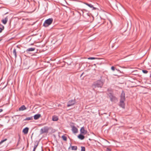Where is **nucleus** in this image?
I'll list each match as a JSON object with an SVG mask.
<instances>
[{"instance_id": "obj_1", "label": "nucleus", "mask_w": 151, "mask_h": 151, "mask_svg": "<svg viewBox=\"0 0 151 151\" xmlns=\"http://www.w3.org/2000/svg\"><path fill=\"white\" fill-rule=\"evenodd\" d=\"M104 81L103 80H99L95 82L93 85L95 86V87L101 88L104 84Z\"/></svg>"}, {"instance_id": "obj_2", "label": "nucleus", "mask_w": 151, "mask_h": 151, "mask_svg": "<svg viewBox=\"0 0 151 151\" xmlns=\"http://www.w3.org/2000/svg\"><path fill=\"white\" fill-rule=\"evenodd\" d=\"M53 19L52 18H49L45 20L43 24L45 27H47L50 25L53 22Z\"/></svg>"}, {"instance_id": "obj_3", "label": "nucleus", "mask_w": 151, "mask_h": 151, "mask_svg": "<svg viewBox=\"0 0 151 151\" xmlns=\"http://www.w3.org/2000/svg\"><path fill=\"white\" fill-rule=\"evenodd\" d=\"M49 130V128L47 127H44L42 128L40 130V132L41 134H42L43 133H47Z\"/></svg>"}, {"instance_id": "obj_4", "label": "nucleus", "mask_w": 151, "mask_h": 151, "mask_svg": "<svg viewBox=\"0 0 151 151\" xmlns=\"http://www.w3.org/2000/svg\"><path fill=\"white\" fill-rule=\"evenodd\" d=\"M125 94L124 91H122L121 96L120 102H124L125 100Z\"/></svg>"}, {"instance_id": "obj_5", "label": "nucleus", "mask_w": 151, "mask_h": 151, "mask_svg": "<svg viewBox=\"0 0 151 151\" xmlns=\"http://www.w3.org/2000/svg\"><path fill=\"white\" fill-rule=\"evenodd\" d=\"M76 102L75 99H72L69 101L67 103V106L68 107H69L72 106L75 104Z\"/></svg>"}, {"instance_id": "obj_6", "label": "nucleus", "mask_w": 151, "mask_h": 151, "mask_svg": "<svg viewBox=\"0 0 151 151\" xmlns=\"http://www.w3.org/2000/svg\"><path fill=\"white\" fill-rule=\"evenodd\" d=\"M72 128V130L73 133H76L78 132V129L74 125H70Z\"/></svg>"}, {"instance_id": "obj_7", "label": "nucleus", "mask_w": 151, "mask_h": 151, "mask_svg": "<svg viewBox=\"0 0 151 151\" xmlns=\"http://www.w3.org/2000/svg\"><path fill=\"white\" fill-rule=\"evenodd\" d=\"M108 96L110 98V100L111 101H114L116 100V98L111 93H109Z\"/></svg>"}, {"instance_id": "obj_8", "label": "nucleus", "mask_w": 151, "mask_h": 151, "mask_svg": "<svg viewBox=\"0 0 151 151\" xmlns=\"http://www.w3.org/2000/svg\"><path fill=\"white\" fill-rule=\"evenodd\" d=\"M84 4L88 6L90 8H92L93 10H96L97 9L96 8L93 7V6L91 4H88L86 2H84Z\"/></svg>"}, {"instance_id": "obj_9", "label": "nucleus", "mask_w": 151, "mask_h": 151, "mask_svg": "<svg viewBox=\"0 0 151 151\" xmlns=\"http://www.w3.org/2000/svg\"><path fill=\"white\" fill-rule=\"evenodd\" d=\"M80 131L81 134H86L87 133V131L85 130L84 127H82L81 128Z\"/></svg>"}, {"instance_id": "obj_10", "label": "nucleus", "mask_w": 151, "mask_h": 151, "mask_svg": "<svg viewBox=\"0 0 151 151\" xmlns=\"http://www.w3.org/2000/svg\"><path fill=\"white\" fill-rule=\"evenodd\" d=\"M41 116V115L40 114H37L34 116V118L35 120H37L39 119Z\"/></svg>"}, {"instance_id": "obj_11", "label": "nucleus", "mask_w": 151, "mask_h": 151, "mask_svg": "<svg viewBox=\"0 0 151 151\" xmlns=\"http://www.w3.org/2000/svg\"><path fill=\"white\" fill-rule=\"evenodd\" d=\"M8 20V18L7 17H6L4 19L1 20V22L3 23L4 24H5L7 22Z\"/></svg>"}, {"instance_id": "obj_12", "label": "nucleus", "mask_w": 151, "mask_h": 151, "mask_svg": "<svg viewBox=\"0 0 151 151\" xmlns=\"http://www.w3.org/2000/svg\"><path fill=\"white\" fill-rule=\"evenodd\" d=\"M29 130V128L27 127H26L23 130L22 132L24 134H27L28 133Z\"/></svg>"}, {"instance_id": "obj_13", "label": "nucleus", "mask_w": 151, "mask_h": 151, "mask_svg": "<svg viewBox=\"0 0 151 151\" xmlns=\"http://www.w3.org/2000/svg\"><path fill=\"white\" fill-rule=\"evenodd\" d=\"M26 109V108L25 106L23 105L21 107H20V108L19 109V111H23L25 109Z\"/></svg>"}, {"instance_id": "obj_14", "label": "nucleus", "mask_w": 151, "mask_h": 151, "mask_svg": "<svg viewBox=\"0 0 151 151\" xmlns=\"http://www.w3.org/2000/svg\"><path fill=\"white\" fill-rule=\"evenodd\" d=\"M35 48H29L26 50V51L27 52H31L34 51L35 50Z\"/></svg>"}, {"instance_id": "obj_15", "label": "nucleus", "mask_w": 151, "mask_h": 151, "mask_svg": "<svg viewBox=\"0 0 151 151\" xmlns=\"http://www.w3.org/2000/svg\"><path fill=\"white\" fill-rule=\"evenodd\" d=\"M78 138L81 139V140H83L84 139L85 137L82 134H80L78 136Z\"/></svg>"}, {"instance_id": "obj_16", "label": "nucleus", "mask_w": 151, "mask_h": 151, "mask_svg": "<svg viewBox=\"0 0 151 151\" xmlns=\"http://www.w3.org/2000/svg\"><path fill=\"white\" fill-rule=\"evenodd\" d=\"M119 106L123 108H125V104L124 102H120Z\"/></svg>"}, {"instance_id": "obj_17", "label": "nucleus", "mask_w": 151, "mask_h": 151, "mask_svg": "<svg viewBox=\"0 0 151 151\" xmlns=\"http://www.w3.org/2000/svg\"><path fill=\"white\" fill-rule=\"evenodd\" d=\"M58 118L57 116H52V120L53 121H57L58 120Z\"/></svg>"}, {"instance_id": "obj_18", "label": "nucleus", "mask_w": 151, "mask_h": 151, "mask_svg": "<svg viewBox=\"0 0 151 151\" xmlns=\"http://www.w3.org/2000/svg\"><path fill=\"white\" fill-rule=\"evenodd\" d=\"M33 116H31L30 117H27L25 119H24V121H28L30 120H33Z\"/></svg>"}, {"instance_id": "obj_19", "label": "nucleus", "mask_w": 151, "mask_h": 151, "mask_svg": "<svg viewBox=\"0 0 151 151\" xmlns=\"http://www.w3.org/2000/svg\"><path fill=\"white\" fill-rule=\"evenodd\" d=\"M4 29V27L2 25H0V33Z\"/></svg>"}, {"instance_id": "obj_20", "label": "nucleus", "mask_w": 151, "mask_h": 151, "mask_svg": "<svg viewBox=\"0 0 151 151\" xmlns=\"http://www.w3.org/2000/svg\"><path fill=\"white\" fill-rule=\"evenodd\" d=\"M13 53L15 56V58L17 57V52L16 51V49H14L13 50Z\"/></svg>"}, {"instance_id": "obj_21", "label": "nucleus", "mask_w": 151, "mask_h": 151, "mask_svg": "<svg viewBox=\"0 0 151 151\" xmlns=\"http://www.w3.org/2000/svg\"><path fill=\"white\" fill-rule=\"evenodd\" d=\"M71 149L72 150H76L77 149V147L76 146H72Z\"/></svg>"}, {"instance_id": "obj_22", "label": "nucleus", "mask_w": 151, "mask_h": 151, "mask_svg": "<svg viewBox=\"0 0 151 151\" xmlns=\"http://www.w3.org/2000/svg\"><path fill=\"white\" fill-rule=\"evenodd\" d=\"M62 138L63 139L64 141H66L67 140V137L66 136L64 135H63L62 136Z\"/></svg>"}, {"instance_id": "obj_23", "label": "nucleus", "mask_w": 151, "mask_h": 151, "mask_svg": "<svg viewBox=\"0 0 151 151\" xmlns=\"http://www.w3.org/2000/svg\"><path fill=\"white\" fill-rule=\"evenodd\" d=\"M7 140L6 139H4L2 140L0 142V145H1V144H2V143H3L4 142H5V141H6Z\"/></svg>"}, {"instance_id": "obj_24", "label": "nucleus", "mask_w": 151, "mask_h": 151, "mask_svg": "<svg viewBox=\"0 0 151 151\" xmlns=\"http://www.w3.org/2000/svg\"><path fill=\"white\" fill-rule=\"evenodd\" d=\"M81 151H85V148L84 147H81Z\"/></svg>"}, {"instance_id": "obj_25", "label": "nucleus", "mask_w": 151, "mask_h": 151, "mask_svg": "<svg viewBox=\"0 0 151 151\" xmlns=\"http://www.w3.org/2000/svg\"><path fill=\"white\" fill-rule=\"evenodd\" d=\"M142 72L144 73L145 74H146L148 72V71L146 70H142Z\"/></svg>"}, {"instance_id": "obj_26", "label": "nucleus", "mask_w": 151, "mask_h": 151, "mask_svg": "<svg viewBox=\"0 0 151 151\" xmlns=\"http://www.w3.org/2000/svg\"><path fill=\"white\" fill-rule=\"evenodd\" d=\"M96 58L94 57H89L88 58V60H94L96 59Z\"/></svg>"}, {"instance_id": "obj_27", "label": "nucleus", "mask_w": 151, "mask_h": 151, "mask_svg": "<svg viewBox=\"0 0 151 151\" xmlns=\"http://www.w3.org/2000/svg\"><path fill=\"white\" fill-rule=\"evenodd\" d=\"M111 69L113 71H114L115 69V68L114 66H112L111 67Z\"/></svg>"}, {"instance_id": "obj_28", "label": "nucleus", "mask_w": 151, "mask_h": 151, "mask_svg": "<svg viewBox=\"0 0 151 151\" xmlns=\"http://www.w3.org/2000/svg\"><path fill=\"white\" fill-rule=\"evenodd\" d=\"M38 145V143H37V145H35V146H34V148H33V149H36V147H37V146Z\"/></svg>"}, {"instance_id": "obj_29", "label": "nucleus", "mask_w": 151, "mask_h": 151, "mask_svg": "<svg viewBox=\"0 0 151 151\" xmlns=\"http://www.w3.org/2000/svg\"><path fill=\"white\" fill-rule=\"evenodd\" d=\"M107 151H111V149L109 148H107Z\"/></svg>"}, {"instance_id": "obj_30", "label": "nucleus", "mask_w": 151, "mask_h": 151, "mask_svg": "<svg viewBox=\"0 0 151 151\" xmlns=\"http://www.w3.org/2000/svg\"><path fill=\"white\" fill-rule=\"evenodd\" d=\"M3 111V109H0V113L1 112Z\"/></svg>"}, {"instance_id": "obj_31", "label": "nucleus", "mask_w": 151, "mask_h": 151, "mask_svg": "<svg viewBox=\"0 0 151 151\" xmlns=\"http://www.w3.org/2000/svg\"><path fill=\"white\" fill-rule=\"evenodd\" d=\"M116 70L117 71H119L120 73V72H121L119 70H118L117 69H116Z\"/></svg>"}, {"instance_id": "obj_32", "label": "nucleus", "mask_w": 151, "mask_h": 151, "mask_svg": "<svg viewBox=\"0 0 151 151\" xmlns=\"http://www.w3.org/2000/svg\"><path fill=\"white\" fill-rule=\"evenodd\" d=\"M19 141H18V143H17V145H18V144H19Z\"/></svg>"}, {"instance_id": "obj_33", "label": "nucleus", "mask_w": 151, "mask_h": 151, "mask_svg": "<svg viewBox=\"0 0 151 151\" xmlns=\"http://www.w3.org/2000/svg\"><path fill=\"white\" fill-rule=\"evenodd\" d=\"M35 149H33V151H35Z\"/></svg>"}, {"instance_id": "obj_34", "label": "nucleus", "mask_w": 151, "mask_h": 151, "mask_svg": "<svg viewBox=\"0 0 151 151\" xmlns=\"http://www.w3.org/2000/svg\"><path fill=\"white\" fill-rule=\"evenodd\" d=\"M114 75L115 76H118L117 75H116V74H114Z\"/></svg>"}, {"instance_id": "obj_35", "label": "nucleus", "mask_w": 151, "mask_h": 151, "mask_svg": "<svg viewBox=\"0 0 151 151\" xmlns=\"http://www.w3.org/2000/svg\"><path fill=\"white\" fill-rule=\"evenodd\" d=\"M115 120L117 121L116 119H115Z\"/></svg>"}]
</instances>
